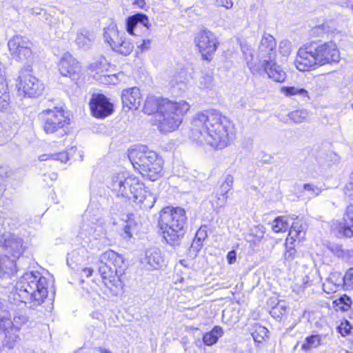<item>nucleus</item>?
<instances>
[{
  "label": "nucleus",
  "instance_id": "nucleus-1",
  "mask_svg": "<svg viewBox=\"0 0 353 353\" xmlns=\"http://www.w3.org/2000/svg\"><path fill=\"white\" fill-rule=\"evenodd\" d=\"M190 138L199 144L223 149L234 139V124L216 110L196 114L191 122Z\"/></svg>",
  "mask_w": 353,
  "mask_h": 353
},
{
  "label": "nucleus",
  "instance_id": "nucleus-2",
  "mask_svg": "<svg viewBox=\"0 0 353 353\" xmlns=\"http://www.w3.org/2000/svg\"><path fill=\"white\" fill-rule=\"evenodd\" d=\"M339 59L340 52L334 43H311L299 48L294 65L300 71H308L316 67L338 62Z\"/></svg>",
  "mask_w": 353,
  "mask_h": 353
},
{
  "label": "nucleus",
  "instance_id": "nucleus-3",
  "mask_svg": "<svg viewBox=\"0 0 353 353\" xmlns=\"http://www.w3.org/2000/svg\"><path fill=\"white\" fill-rule=\"evenodd\" d=\"M110 187L117 196L133 200L144 208H151L155 202L152 194L145 190L139 179L126 171L113 174Z\"/></svg>",
  "mask_w": 353,
  "mask_h": 353
},
{
  "label": "nucleus",
  "instance_id": "nucleus-4",
  "mask_svg": "<svg viewBox=\"0 0 353 353\" xmlns=\"http://www.w3.org/2000/svg\"><path fill=\"white\" fill-rule=\"evenodd\" d=\"M48 280L39 272L26 273L15 285L14 299L35 309L48 297Z\"/></svg>",
  "mask_w": 353,
  "mask_h": 353
},
{
  "label": "nucleus",
  "instance_id": "nucleus-5",
  "mask_svg": "<svg viewBox=\"0 0 353 353\" xmlns=\"http://www.w3.org/2000/svg\"><path fill=\"white\" fill-rule=\"evenodd\" d=\"M99 271L104 285L112 294H116L122 288L121 276L124 274V261L116 252L109 250L99 256Z\"/></svg>",
  "mask_w": 353,
  "mask_h": 353
},
{
  "label": "nucleus",
  "instance_id": "nucleus-6",
  "mask_svg": "<svg viewBox=\"0 0 353 353\" xmlns=\"http://www.w3.org/2000/svg\"><path fill=\"white\" fill-rule=\"evenodd\" d=\"M190 105L185 101H161L160 110L155 113L153 123L163 132L176 130L182 122V117L190 110Z\"/></svg>",
  "mask_w": 353,
  "mask_h": 353
},
{
  "label": "nucleus",
  "instance_id": "nucleus-7",
  "mask_svg": "<svg viewBox=\"0 0 353 353\" xmlns=\"http://www.w3.org/2000/svg\"><path fill=\"white\" fill-rule=\"evenodd\" d=\"M185 211L181 208L166 207L161 212L159 225L166 242L174 245L183 235L186 223Z\"/></svg>",
  "mask_w": 353,
  "mask_h": 353
},
{
  "label": "nucleus",
  "instance_id": "nucleus-8",
  "mask_svg": "<svg viewBox=\"0 0 353 353\" xmlns=\"http://www.w3.org/2000/svg\"><path fill=\"white\" fill-rule=\"evenodd\" d=\"M24 250L23 241L19 236H0L1 278L10 277L16 272V259L21 256Z\"/></svg>",
  "mask_w": 353,
  "mask_h": 353
},
{
  "label": "nucleus",
  "instance_id": "nucleus-9",
  "mask_svg": "<svg viewBox=\"0 0 353 353\" xmlns=\"http://www.w3.org/2000/svg\"><path fill=\"white\" fill-rule=\"evenodd\" d=\"M17 86L19 92L30 97L41 95L44 90L43 84L32 74V68L24 66L20 71Z\"/></svg>",
  "mask_w": 353,
  "mask_h": 353
},
{
  "label": "nucleus",
  "instance_id": "nucleus-10",
  "mask_svg": "<svg viewBox=\"0 0 353 353\" xmlns=\"http://www.w3.org/2000/svg\"><path fill=\"white\" fill-rule=\"evenodd\" d=\"M39 117L43 121V130L46 134L57 132L68 123V119L65 115L64 110L59 108L45 110Z\"/></svg>",
  "mask_w": 353,
  "mask_h": 353
},
{
  "label": "nucleus",
  "instance_id": "nucleus-11",
  "mask_svg": "<svg viewBox=\"0 0 353 353\" xmlns=\"http://www.w3.org/2000/svg\"><path fill=\"white\" fill-rule=\"evenodd\" d=\"M194 41L202 54L203 59L208 61L212 59L219 45L216 34L208 30L200 31L196 34Z\"/></svg>",
  "mask_w": 353,
  "mask_h": 353
},
{
  "label": "nucleus",
  "instance_id": "nucleus-12",
  "mask_svg": "<svg viewBox=\"0 0 353 353\" xmlns=\"http://www.w3.org/2000/svg\"><path fill=\"white\" fill-rule=\"evenodd\" d=\"M8 46L13 59L20 61L32 60V43L27 38L15 35L9 40Z\"/></svg>",
  "mask_w": 353,
  "mask_h": 353
},
{
  "label": "nucleus",
  "instance_id": "nucleus-13",
  "mask_svg": "<svg viewBox=\"0 0 353 353\" xmlns=\"http://www.w3.org/2000/svg\"><path fill=\"white\" fill-rule=\"evenodd\" d=\"M58 68L60 74L71 80L75 81L79 78L81 65L79 61L70 53H65L61 58Z\"/></svg>",
  "mask_w": 353,
  "mask_h": 353
},
{
  "label": "nucleus",
  "instance_id": "nucleus-14",
  "mask_svg": "<svg viewBox=\"0 0 353 353\" xmlns=\"http://www.w3.org/2000/svg\"><path fill=\"white\" fill-rule=\"evenodd\" d=\"M92 114L97 118H104L113 111V105L108 98L101 94H94L90 101Z\"/></svg>",
  "mask_w": 353,
  "mask_h": 353
},
{
  "label": "nucleus",
  "instance_id": "nucleus-15",
  "mask_svg": "<svg viewBox=\"0 0 353 353\" xmlns=\"http://www.w3.org/2000/svg\"><path fill=\"white\" fill-rule=\"evenodd\" d=\"M140 173L151 181H155L161 176L163 166L162 160L157 157L156 152H148V159Z\"/></svg>",
  "mask_w": 353,
  "mask_h": 353
},
{
  "label": "nucleus",
  "instance_id": "nucleus-16",
  "mask_svg": "<svg viewBox=\"0 0 353 353\" xmlns=\"http://www.w3.org/2000/svg\"><path fill=\"white\" fill-rule=\"evenodd\" d=\"M0 330L5 332V340L3 345L8 348H12L18 342L19 337L17 332L19 327H13L12 321L5 316L0 317Z\"/></svg>",
  "mask_w": 353,
  "mask_h": 353
},
{
  "label": "nucleus",
  "instance_id": "nucleus-17",
  "mask_svg": "<svg viewBox=\"0 0 353 353\" xmlns=\"http://www.w3.org/2000/svg\"><path fill=\"white\" fill-rule=\"evenodd\" d=\"M344 223L337 221L331 222L332 230H337L339 233L346 237L353 236V205H349L346 209L344 216Z\"/></svg>",
  "mask_w": 353,
  "mask_h": 353
},
{
  "label": "nucleus",
  "instance_id": "nucleus-18",
  "mask_svg": "<svg viewBox=\"0 0 353 353\" xmlns=\"http://www.w3.org/2000/svg\"><path fill=\"white\" fill-rule=\"evenodd\" d=\"M276 46L275 39L271 34H263L258 48L260 62L264 59H276Z\"/></svg>",
  "mask_w": 353,
  "mask_h": 353
},
{
  "label": "nucleus",
  "instance_id": "nucleus-19",
  "mask_svg": "<svg viewBox=\"0 0 353 353\" xmlns=\"http://www.w3.org/2000/svg\"><path fill=\"white\" fill-rule=\"evenodd\" d=\"M276 59H264L260 62V66L263 69V73H266L270 79L274 81L283 82L286 77L285 72L278 65Z\"/></svg>",
  "mask_w": 353,
  "mask_h": 353
},
{
  "label": "nucleus",
  "instance_id": "nucleus-20",
  "mask_svg": "<svg viewBox=\"0 0 353 353\" xmlns=\"http://www.w3.org/2000/svg\"><path fill=\"white\" fill-rule=\"evenodd\" d=\"M145 145H137L132 148L128 153L129 159L133 167L139 172L141 171L142 167L144 165L148 159V152H152Z\"/></svg>",
  "mask_w": 353,
  "mask_h": 353
},
{
  "label": "nucleus",
  "instance_id": "nucleus-21",
  "mask_svg": "<svg viewBox=\"0 0 353 353\" xmlns=\"http://www.w3.org/2000/svg\"><path fill=\"white\" fill-rule=\"evenodd\" d=\"M143 263L148 270H158L164 265L165 260L161 250L153 248L146 250Z\"/></svg>",
  "mask_w": 353,
  "mask_h": 353
},
{
  "label": "nucleus",
  "instance_id": "nucleus-22",
  "mask_svg": "<svg viewBox=\"0 0 353 353\" xmlns=\"http://www.w3.org/2000/svg\"><path fill=\"white\" fill-rule=\"evenodd\" d=\"M121 98L123 105L130 110L138 109L141 103L140 90L137 87L124 90Z\"/></svg>",
  "mask_w": 353,
  "mask_h": 353
},
{
  "label": "nucleus",
  "instance_id": "nucleus-23",
  "mask_svg": "<svg viewBox=\"0 0 353 353\" xmlns=\"http://www.w3.org/2000/svg\"><path fill=\"white\" fill-rule=\"evenodd\" d=\"M150 26L148 17L144 14L137 13L126 19V30L132 35H137L136 31L138 28L145 27L149 29Z\"/></svg>",
  "mask_w": 353,
  "mask_h": 353
},
{
  "label": "nucleus",
  "instance_id": "nucleus-24",
  "mask_svg": "<svg viewBox=\"0 0 353 353\" xmlns=\"http://www.w3.org/2000/svg\"><path fill=\"white\" fill-rule=\"evenodd\" d=\"M241 49L251 73L256 76L262 75L263 70L260 66V62L257 63L254 61V54L251 46L247 43H241Z\"/></svg>",
  "mask_w": 353,
  "mask_h": 353
},
{
  "label": "nucleus",
  "instance_id": "nucleus-25",
  "mask_svg": "<svg viewBox=\"0 0 353 353\" xmlns=\"http://www.w3.org/2000/svg\"><path fill=\"white\" fill-rule=\"evenodd\" d=\"M123 37L124 33L119 32L114 24H110L104 30V41L112 50L119 44Z\"/></svg>",
  "mask_w": 353,
  "mask_h": 353
},
{
  "label": "nucleus",
  "instance_id": "nucleus-26",
  "mask_svg": "<svg viewBox=\"0 0 353 353\" xmlns=\"http://www.w3.org/2000/svg\"><path fill=\"white\" fill-rule=\"evenodd\" d=\"M342 284V276L338 272L332 273L323 284V289L327 294L334 293Z\"/></svg>",
  "mask_w": 353,
  "mask_h": 353
},
{
  "label": "nucleus",
  "instance_id": "nucleus-27",
  "mask_svg": "<svg viewBox=\"0 0 353 353\" xmlns=\"http://www.w3.org/2000/svg\"><path fill=\"white\" fill-rule=\"evenodd\" d=\"M94 40V35L92 32L85 29H81L77 33L75 43L79 48L88 50L91 47Z\"/></svg>",
  "mask_w": 353,
  "mask_h": 353
},
{
  "label": "nucleus",
  "instance_id": "nucleus-28",
  "mask_svg": "<svg viewBox=\"0 0 353 353\" xmlns=\"http://www.w3.org/2000/svg\"><path fill=\"white\" fill-rule=\"evenodd\" d=\"M114 67V65H112L104 57H101L90 64V69L92 72L99 74V78H101L103 77V74L110 72Z\"/></svg>",
  "mask_w": 353,
  "mask_h": 353
},
{
  "label": "nucleus",
  "instance_id": "nucleus-29",
  "mask_svg": "<svg viewBox=\"0 0 353 353\" xmlns=\"http://www.w3.org/2000/svg\"><path fill=\"white\" fill-rule=\"evenodd\" d=\"M223 334L220 326H215L210 332H206L203 336V342L205 345L210 346L216 343L218 339Z\"/></svg>",
  "mask_w": 353,
  "mask_h": 353
},
{
  "label": "nucleus",
  "instance_id": "nucleus-30",
  "mask_svg": "<svg viewBox=\"0 0 353 353\" xmlns=\"http://www.w3.org/2000/svg\"><path fill=\"white\" fill-rule=\"evenodd\" d=\"M163 99L159 100L154 97H148L144 104V112L148 114H154L160 110V106L161 105V101Z\"/></svg>",
  "mask_w": 353,
  "mask_h": 353
},
{
  "label": "nucleus",
  "instance_id": "nucleus-31",
  "mask_svg": "<svg viewBox=\"0 0 353 353\" xmlns=\"http://www.w3.org/2000/svg\"><path fill=\"white\" fill-rule=\"evenodd\" d=\"M134 49V45L129 40H127L123 37L121 41L112 50L117 53L127 56L129 55Z\"/></svg>",
  "mask_w": 353,
  "mask_h": 353
},
{
  "label": "nucleus",
  "instance_id": "nucleus-32",
  "mask_svg": "<svg viewBox=\"0 0 353 353\" xmlns=\"http://www.w3.org/2000/svg\"><path fill=\"white\" fill-rule=\"evenodd\" d=\"M305 232L302 224L299 221L294 222L289 231V236L293 241L301 240L304 237Z\"/></svg>",
  "mask_w": 353,
  "mask_h": 353
},
{
  "label": "nucleus",
  "instance_id": "nucleus-33",
  "mask_svg": "<svg viewBox=\"0 0 353 353\" xmlns=\"http://www.w3.org/2000/svg\"><path fill=\"white\" fill-rule=\"evenodd\" d=\"M321 336L319 335H312L307 337L303 343L301 348L305 351H309L316 348L321 345Z\"/></svg>",
  "mask_w": 353,
  "mask_h": 353
},
{
  "label": "nucleus",
  "instance_id": "nucleus-34",
  "mask_svg": "<svg viewBox=\"0 0 353 353\" xmlns=\"http://www.w3.org/2000/svg\"><path fill=\"white\" fill-rule=\"evenodd\" d=\"M281 92L286 97L299 95L304 97H308V92L306 90L294 86L282 87Z\"/></svg>",
  "mask_w": 353,
  "mask_h": 353
},
{
  "label": "nucleus",
  "instance_id": "nucleus-35",
  "mask_svg": "<svg viewBox=\"0 0 353 353\" xmlns=\"http://www.w3.org/2000/svg\"><path fill=\"white\" fill-rule=\"evenodd\" d=\"M289 223L288 218L285 216H279L275 219L272 223V230L274 232H284L288 230Z\"/></svg>",
  "mask_w": 353,
  "mask_h": 353
},
{
  "label": "nucleus",
  "instance_id": "nucleus-36",
  "mask_svg": "<svg viewBox=\"0 0 353 353\" xmlns=\"http://www.w3.org/2000/svg\"><path fill=\"white\" fill-rule=\"evenodd\" d=\"M268 330L263 326L256 325L252 336L256 343H261L268 337Z\"/></svg>",
  "mask_w": 353,
  "mask_h": 353
},
{
  "label": "nucleus",
  "instance_id": "nucleus-37",
  "mask_svg": "<svg viewBox=\"0 0 353 353\" xmlns=\"http://www.w3.org/2000/svg\"><path fill=\"white\" fill-rule=\"evenodd\" d=\"M289 118L294 123H302L307 120L309 112L306 110H296L288 114Z\"/></svg>",
  "mask_w": 353,
  "mask_h": 353
},
{
  "label": "nucleus",
  "instance_id": "nucleus-38",
  "mask_svg": "<svg viewBox=\"0 0 353 353\" xmlns=\"http://www.w3.org/2000/svg\"><path fill=\"white\" fill-rule=\"evenodd\" d=\"M124 77L123 72L117 74H103V77L98 78V80L106 84H117L119 81L122 80Z\"/></svg>",
  "mask_w": 353,
  "mask_h": 353
},
{
  "label": "nucleus",
  "instance_id": "nucleus-39",
  "mask_svg": "<svg viewBox=\"0 0 353 353\" xmlns=\"http://www.w3.org/2000/svg\"><path fill=\"white\" fill-rule=\"evenodd\" d=\"M233 177L230 175L225 176L224 181L217 189L218 193L221 195H228L229 192L232 190L233 186Z\"/></svg>",
  "mask_w": 353,
  "mask_h": 353
},
{
  "label": "nucleus",
  "instance_id": "nucleus-40",
  "mask_svg": "<svg viewBox=\"0 0 353 353\" xmlns=\"http://www.w3.org/2000/svg\"><path fill=\"white\" fill-rule=\"evenodd\" d=\"M287 312V307L284 303L279 302L276 305L273 307L270 313L274 319H278L283 316Z\"/></svg>",
  "mask_w": 353,
  "mask_h": 353
},
{
  "label": "nucleus",
  "instance_id": "nucleus-41",
  "mask_svg": "<svg viewBox=\"0 0 353 353\" xmlns=\"http://www.w3.org/2000/svg\"><path fill=\"white\" fill-rule=\"evenodd\" d=\"M8 87L6 81V88L2 90L0 88V111L6 109L9 104V94L8 92Z\"/></svg>",
  "mask_w": 353,
  "mask_h": 353
},
{
  "label": "nucleus",
  "instance_id": "nucleus-42",
  "mask_svg": "<svg viewBox=\"0 0 353 353\" xmlns=\"http://www.w3.org/2000/svg\"><path fill=\"white\" fill-rule=\"evenodd\" d=\"M279 52L283 57H288L291 53V43L289 41H282L279 43Z\"/></svg>",
  "mask_w": 353,
  "mask_h": 353
},
{
  "label": "nucleus",
  "instance_id": "nucleus-43",
  "mask_svg": "<svg viewBox=\"0 0 353 353\" xmlns=\"http://www.w3.org/2000/svg\"><path fill=\"white\" fill-rule=\"evenodd\" d=\"M343 193L347 198L353 201V172L350 176V181L343 188Z\"/></svg>",
  "mask_w": 353,
  "mask_h": 353
},
{
  "label": "nucleus",
  "instance_id": "nucleus-44",
  "mask_svg": "<svg viewBox=\"0 0 353 353\" xmlns=\"http://www.w3.org/2000/svg\"><path fill=\"white\" fill-rule=\"evenodd\" d=\"M85 252L84 248H81L78 250H74L71 253L69 254V256L68 261L70 259L74 262L79 263L83 261V256H79L80 253L83 254Z\"/></svg>",
  "mask_w": 353,
  "mask_h": 353
},
{
  "label": "nucleus",
  "instance_id": "nucleus-45",
  "mask_svg": "<svg viewBox=\"0 0 353 353\" xmlns=\"http://www.w3.org/2000/svg\"><path fill=\"white\" fill-rule=\"evenodd\" d=\"M342 282L348 287L353 285V268H350L345 275L342 276Z\"/></svg>",
  "mask_w": 353,
  "mask_h": 353
},
{
  "label": "nucleus",
  "instance_id": "nucleus-46",
  "mask_svg": "<svg viewBox=\"0 0 353 353\" xmlns=\"http://www.w3.org/2000/svg\"><path fill=\"white\" fill-rule=\"evenodd\" d=\"M265 228L263 225H257L252 230V234L256 237L257 241H260L263 238Z\"/></svg>",
  "mask_w": 353,
  "mask_h": 353
},
{
  "label": "nucleus",
  "instance_id": "nucleus-47",
  "mask_svg": "<svg viewBox=\"0 0 353 353\" xmlns=\"http://www.w3.org/2000/svg\"><path fill=\"white\" fill-rule=\"evenodd\" d=\"M303 188L305 190H307L310 192H311L314 196H318L321 192V190L317 186L312 185V184H304Z\"/></svg>",
  "mask_w": 353,
  "mask_h": 353
},
{
  "label": "nucleus",
  "instance_id": "nucleus-48",
  "mask_svg": "<svg viewBox=\"0 0 353 353\" xmlns=\"http://www.w3.org/2000/svg\"><path fill=\"white\" fill-rule=\"evenodd\" d=\"M28 321L27 317L23 314L16 315L13 319V325L14 327H18V325H21L26 323Z\"/></svg>",
  "mask_w": 353,
  "mask_h": 353
},
{
  "label": "nucleus",
  "instance_id": "nucleus-49",
  "mask_svg": "<svg viewBox=\"0 0 353 353\" xmlns=\"http://www.w3.org/2000/svg\"><path fill=\"white\" fill-rule=\"evenodd\" d=\"M52 159L65 163L68 160V155L65 152H61L52 155Z\"/></svg>",
  "mask_w": 353,
  "mask_h": 353
},
{
  "label": "nucleus",
  "instance_id": "nucleus-50",
  "mask_svg": "<svg viewBox=\"0 0 353 353\" xmlns=\"http://www.w3.org/2000/svg\"><path fill=\"white\" fill-rule=\"evenodd\" d=\"M19 221L17 218L12 219L6 217L3 219V225H8L10 229H12L18 223Z\"/></svg>",
  "mask_w": 353,
  "mask_h": 353
},
{
  "label": "nucleus",
  "instance_id": "nucleus-51",
  "mask_svg": "<svg viewBox=\"0 0 353 353\" xmlns=\"http://www.w3.org/2000/svg\"><path fill=\"white\" fill-rule=\"evenodd\" d=\"M216 4L229 10L233 6L232 0H215Z\"/></svg>",
  "mask_w": 353,
  "mask_h": 353
},
{
  "label": "nucleus",
  "instance_id": "nucleus-52",
  "mask_svg": "<svg viewBox=\"0 0 353 353\" xmlns=\"http://www.w3.org/2000/svg\"><path fill=\"white\" fill-rule=\"evenodd\" d=\"M207 237L205 228H200L196 234V239L199 242L203 241Z\"/></svg>",
  "mask_w": 353,
  "mask_h": 353
},
{
  "label": "nucleus",
  "instance_id": "nucleus-53",
  "mask_svg": "<svg viewBox=\"0 0 353 353\" xmlns=\"http://www.w3.org/2000/svg\"><path fill=\"white\" fill-rule=\"evenodd\" d=\"M201 85L203 88H208L212 86L213 85V79L210 76H208L206 77H203V80L201 81Z\"/></svg>",
  "mask_w": 353,
  "mask_h": 353
},
{
  "label": "nucleus",
  "instance_id": "nucleus-54",
  "mask_svg": "<svg viewBox=\"0 0 353 353\" xmlns=\"http://www.w3.org/2000/svg\"><path fill=\"white\" fill-rule=\"evenodd\" d=\"M132 236V230L130 224L127 223L123 228V233L122 236L124 239H130Z\"/></svg>",
  "mask_w": 353,
  "mask_h": 353
},
{
  "label": "nucleus",
  "instance_id": "nucleus-55",
  "mask_svg": "<svg viewBox=\"0 0 353 353\" xmlns=\"http://www.w3.org/2000/svg\"><path fill=\"white\" fill-rule=\"evenodd\" d=\"M6 81L4 67L0 63V88L2 90L6 88Z\"/></svg>",
  "mask_w": 353,
  "mask_h": 353
},
{
  "label": "nucleus",
  "instance_id": "nucleus-56",
  "mask_svg": "<svg viewBox=\"0 0 353 353\" xmlns=\"http://www.w3.org/2000/svg\"><path fill=\"white\" fill-rule=\"evenodd\" d=\"M314 276V274H312L311 272H309L307 274H306L303 278V287L307 288V286L310 285L313 279L312 277Z\"/></svg>",
  "mask_w": 353,
  "mask_h": 353
},
{
  "label": "nucleus",
  "instance_id": "nucleus-57",
  "mask_svg": "<svg viewBox=\"0 0 353 353\" xmlns=\"http://www.w3.org/2000/svg\"><path fill=\"white\" fill-rule=\"evenodd\" d=\"M287 250L285 252V258L286 260L291 261L294 259L296 254V250L293 248H288L286 246Z\"/></svg>",
  "mask_w": 353,
  "mask_h": 353
},
{
  "label": "nucleus",
  "instance_id": "nucleus-58",
  "mask_svg": "<svg viewBox=\"0 0 353 353\" xmlns=\"http://www.w3.org/2000/svg\"><path fill=\"white\" fill-rule=\"evenodd\" d=\"M227 261L229 264H233L236 261V252L235 250L229 252L227 254Z\"/></svg>",
  "mask_w": 353,
  "mask_h": 353
},
{
  "label": "nucleus",
  "instance_id": "nucleus-59",
  "mask_svg": "<svg viewBox=\"0 0 353 353\" xmlns=\"http://www.w3.org/2000/svg\"><path fill=\"white\" fill-rule=\"evenodd\" d=\"M171 84L173 87L178 86V88L181 90H185L186 88L185 82L182 80H172Z\"/></svg>",
  "mask_w": 353,
  "mask_h": 353
},
{
  "label": "nucleus",
  "instance_id": "nucleus-60",
  "mask_svg": "<svg viewBox=\"0 0 353 353\" xmlns=\"http://www.w3.org/2000/svg\"><path fill=\"white\" fill-rule=\"evenodd\" d=\"M214 202L216 208L224 207L228 202V197L216 198Z\"/></svg>",
  "mask_w": 353,
  "mask_h": 353
},
{
  "label": "nucleus",
  "instance_id": "nucleus-61",
  "mask_svg": "<svg viewBox=\"0 0 353 353\" xmlns=\"http://www.w3.org/2000/svg\"><path fill=\"white\" fill-rule=\"evenodd\" d=\"M151 45V40L146 39L143 40L141 44L138 46V48L141 49V51H145L150 49Z\"/></svg>",
  "mask_w": 353,
  "mask_h": 353
},
{
  "label": "nucleus",
  "instance_id": "nucleus-62",
  "mask_svg": "<svg viewBox=\"0 0 353 353\" xmlns=\"http://www.w3.org/2000/svg\"><path fill=\"white\" fill-rule=\"evenodd\" d=\"M44 9L41 8H35L30 10L29 12L32 16L41 15L44 12Z\"/></svg>",
  "mask_w": 353,
  "mask_h": 353
},
{
  "label": "nucleus",
  "instance_id": "nucleus-63",
  "mask_svg": "<svg viewBox=\"0 0 353 353\" xmlns=\"http://www.w3.org/2000/svg\"><path fill=\"white\" fill-rule=\"evenodd\" d=\"M93 270L90 268H85L82 270V273L84 274L85 277H89L92 274Z\"/></svg>",
  "mask_w": 353,
  "mask_h": 353
},
{
  "label": "nucleus",
  "instance_id": "nucleus-64",
  "mask_svg": "<svg viewBox=\"0 0 353 353\" xmlns=\"http://www.w3.org/2000/svg\"><path fill=\"white\" fill-rule=\"evenodd\" d=\"M53 154H42L39 157V160L40 161H46V160H48L49 159H52V155Z\"/></svg>",
  "mask_w": 353,
  "mask_h": 353
}]
</instances>
